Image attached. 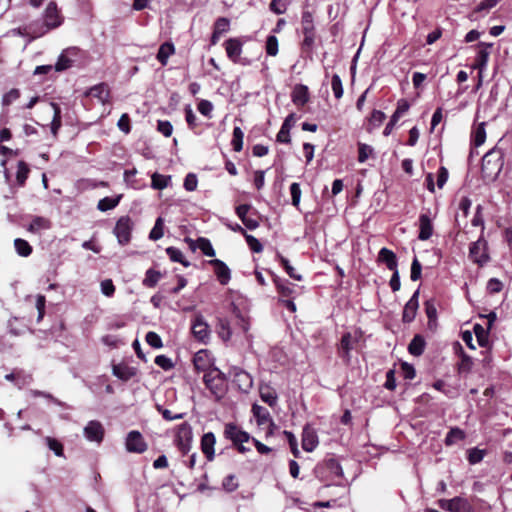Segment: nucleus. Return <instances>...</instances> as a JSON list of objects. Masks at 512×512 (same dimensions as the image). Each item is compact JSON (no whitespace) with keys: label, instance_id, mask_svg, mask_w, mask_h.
<instances>
[{"label":"nucleus","instance_id":"nucleus-8","mask_svg":"<svg viewBox=\"0 0 512 512\" xmlns=\"http://www.w3.org/2000/svg\"><path fill=\"white\" fill-rule=\"evenodd\" d=\"M440 508L449 512H473V506L470 502L462 497H454L452 499H440L438 501Z\"/></svg>","mask_w":512,"mask_h":512},{"label":"nucleus","instance_id":"nucleus-13","mask_svg":"<svg viewBox=\"0 0 512 512\" xmlns=\"http://www.w3.org/2000/svg\"><path fill=\"white\" fill-rule=\"evenodd\" d=\"M492 44L481 42L477 45L478 52L475 58V63L473 64V69H477L480 72H484L490 55V49Z\"/></svg>","mask_w":512,"mask_h":512},{"label":"nucleus","instance_id":"nucleus-40","mask_svg":"<svg viewBox=\"0 0 512 512\" xmlns=\"http://www.w3.org/2000/svg\"><path fill=\"white\" fill-rule=\"evenodd\" d=\"M151 180V186L153 189L163 190L169 185L171 181V176H165L159 173H154L151 177Z\"/></svg>","mask_w":512,"mask_h":512},{"label":"nucleus","instance_id":"nucleus-35","mask_svg":"<svg viewBox=\"0 0 512 512\" xmlns=\"http://www.w3.org/2000/svg\"><path fill=\"white\" fill-rule=\"evenodd\" d=\"M457 345L461 356V360L458 364V371L460 373H469L473 367V359L463 351V348L459 343H457Z\"/></svg>","mask_w":512,"mask_h":512},{"label":"nucleus","instance_id":"nucleus-14","mask_svg":"<svg viewBox=\"0 0 512 512\" xmlns=\"http://www.w3.org/2000/svg\"><path fill=\"white\" fill-rule=\"evenodd\" d=\"M209 264L214 267V273L221 285H227L231 279V270L225 262L219 259L209 261Z\"/></svg>","mask_w":512,"mask_h":512},{"label":"nucleus","instance_id":"nucleus-44","mask_svg":"<svg viewBox=\"0 0 512 512\" xmlns=\"http://www.w3.org/2000/svg\"><path fill=\"white\" fill-rule=\"evenodd\" d=\"M227 226L235 232H241L247 241V244L250 248V250L255 253L256 252V238L250 234H247L245 230L239 225V224H227Z\"/></svg>","mask_w":512,"mask_h":512},{"label":"nucleus","instance_id":"nucleus-56","mask_svg":"<svg viewBox=\"0 0 512 512\" xmlns=\"http://www.w3.org/2000/svg\"><path fill=\"white\" fill-rule=\"evenodd\" d=\"M198 179L196 174L194 173H188L184 179L183 186L185 190L192 192L195 191L197 188Z\"/></svg>","mask_w":512,"mask_h":512},{"label":"nucleus","instance_id":"nucleus-20","mask_svg":"<svg viewBox=\"0 0 512 512\" xmlns=\"http://www.w3.org/2000/svg\"><path fill=\"white\" fill-rule=\"evenodd\" d=\"M292 102L297 106H304L309 101L308 87L297 84L291 93Z\"/></svg>","mask_w":512,"mask_h":512},{"label":"nucleus","instance_id":"nucleus-22","mask_svg":"<svg viewBox=\"0 0 512 512\" xmlns=\"http://www.w3.org/2000/svg\"><path fill=\"white\" fill-rule=\"evenodd\" d=\"M225 49L229 59L233 62H237L241 52H242V43L239 39L230 38L225 42Z\"/></svg>","mask_w":512,"mask_h":512},{"label":"nucleus","instance_id":"nucleus-36","mask_svg":"<svg viewBox=\"0 0 512 512\" xmlns=\"http://www.w3.org/2000/svg\"><path fill=\"white\" fill-rule=\"evenodd\" d=\"M50 106L51 108L53 109V119L51 121V124H50V129H51V132L54 136L57 135L61 125H62V122H61V109L59 107V105L55 102H50Z\"/></svg>","mask_w":512,"mask_h":512},{"label":"nucleus","instance_id":"nucleus-11","mask_svg":"<svg viewBox=\"0 0 512 512\" xmlns=\"http://www.w3.org/2000/svg\"><path fill=\"white\" fill-rule=\"evenodd\" d=\"M83 434L88 441L100 444L104 439L105 430L100 421L91 420L84 427Z\"/></svg>","mask_w":512,"mask_h":512},{"label":"nucleus","instance_id":"nucleus-51","mask_svg":"<svg viewBox=\"0 0 512 512\" xmlns=\"http://www.w3.org/2000/svg\"><path fill=\"white\" fill-rule=\"evenodd\" d=\"M230 29V20L226 17H219L216 19L213 31L217 32V34L223 35L228 32Z\"/></svg>","mask_w":512,"mask_h":512},{"label":"nucleus","instance_id":"nucleus-23","mask_svg":"<svg viewBox=\"0 0 512 512\" xmlns=\"http://www.w3.org/2000/svg\"><path fill=\"white\" fill-rule=\"evenodd\" d=\"M175 53V46L172 42H164L160 45L156 59L161 63L162 66H166L168 59Z\"/></svg>","mask_w":512,"mask_h":512},{"label":"nucleus","instance_id":"nucleus-33","mask_svg":"<svg viewBox=\"0 0 512 512\" xmlns=\"http://www.w3.org/2000/svg\"><path fill=\"white\" fill-rule=\"evenodd\" d=\"M425 349V340L421 335H415L408 346V351L413 356H420Z\"/></svg>","mask_w":512,"mask_h":512},{"label":"nucleus","instance_id":"nucleus-45","mask_svg":"<svg viewBox=\"0 0 512 512\" xmlns=\"http://www.w3.org/2000/svg\"><path fill=\"white\" fill-rule=\"evenodd\" d=\"M29 167L24 161H19L17 166L16 181L19 186H23L28 178Z\"/></svg>","mask_w":512,"mask_h":512},{"label":"nucleus","instance_id":"nucleus-1","mask_svg":"<svg viewBox=\"0 0 512 512\" xmlns=\"http://www.w3.org/2000/svg\"><path fill=\"white\" fill-rule=\"evenodd\" d=\"M503 152L501 149L494 147L488 151L482 158L481 171L487 180H495L503 168Z\"/></svg>","mask_w":512,"mask_h":512},{"label":"nucleus","instance_id":"nucleus-48","mask_svg":"<svg viewBox=\"0 0 512 512\" xmlns=\"http://www.w3.org/2000/svg\"><path fill=\"white\" fill-rule=\"evenodd\" d=\"M45 442H46V445L48 446V448L51 451H53L56 456H58V457L64 456L63 445L60 441H58L55 438L47 436V437H45Z\"/></svg>","mask_w":512,"mask_h":512},{"label":"nucleus","instance_id":"nucleus-32","mask_svg":"<svg viewBox=\"0 0 512 512\" xmlns=\"http://www.w3.org/2000/svg\"><path fill=\"white\" fill-rule=\"evenodd\" d=\"M165 251L172 262L180 263L184 267H189L191 265V263L185 259L182 251L179 248L170 246L167 247Z\"/></svg>","mask_w":512,"mask_h":512},{"label":"nucleus","instance_id":"nucleus-7","mask_svg":"<svg viewBox=\"0 0 512 512\" xmlns=\"http://www.w3.org/2000/svg\"><path fill=\"white\" fill-rule=\"evenodd\" d=\"M224 435L233 442L239 452L245 453L247 451L243 444L250 438L248 433L240 430L235 424L229 423L225 426Z\"/></svg>","mask_w":512,"mask_h":512},{"label":"nucleus","instance_id":"nucleus-46","mask_svg":"<svg viewBox=\"0 0 512 512\" xmlns=\"http://www.w3.org/2000/svg\"><path fill=\"white\" fill-rule=\"evenodd\" d=\"M243 137H244V133H243L242 129L238 126L234 127L233 138L231 140V145H232L234 151L239 152L242 150Z\"/></svg>","mask_w":512,"mask_h":512},{"label":"nucleus","instance_id":"nucleus-19","mask_svg":"<svg viewBox=\"0 0 512 512\" xmlns=\"http://www.w3.org/2000/svg\"><path fill=\"white\" fill-rule=\"evenodd\" d=\"M216 443V437L213 432H207L203 434L201 438V451L205 455L208 461H212L215 457L214 446Z\"/></svg>","mask_w":512,"mask_h":512},{"label":"nucleus","instance_id":"nucleus-9","mask_svg":"<svg viewBox=\"0 0 512 512\" xmlns=\"http://www.w3.org/2000/svg\"><path fill=\"white\" fill-rule=\"evenodd\" d=\"M125 447L130 453L141 454L147 450V443L139 431L132 430L126 436Z\"/></svg>","mask_w":512,"mask_h":512},{"label":"nucleus","instance_id":"nucleus-57","mask_svg":"<svg viewBox=\"0 0 512 512\" xmlns=\"http://www.w3.org/2000/svg\"><path fill=\"white\" fill-rule=\"evenodd\" d=\"M485 455V451L478 449V448H472L469 450L468 453V461L470 464H476L483 460Z\"/></svg>","mask_w":512,"mask_h":512},{"label":"nucleus","instance_id":"nucleus-62","mask_svg":"<svg viewBox=\"0 0 512 512\" xmlns=\"http://www.w3.org/2000/svg\"><path fill=\"white\" fill-rule=\"evenodd\" d=\"M157 131L164 135L165 137L171 136L173 132L172 124L167 120H158L157 122Z\"/></svg>","mask_w":512,"mask_h":512},{"label":"nucleus","instance_id":"nucleus-2","mask_svg":"<svg viewBox=\"0 0 512 512\" xmlns=\"http://www.w3.org/2000/svg\"><path fill=\"white\" fill-rule=\"evenodd\" d=\"M316 473L323 481H335L344 477L343 469L335 458L325 459L317 466Z\"/></svg>","mask_w":512,"mask_h":512},{"label":"nucleus","instance_id":"nucleus-25","mask_svg":"<svg viewBox=\"0 0 512 512\" xmlns=\"http://www.w3.org/2000/svg\"><path fill=\"white\" fill-rule=\"evenodd\" d=\"M259 394L261 400L267 403L270 407H274L278 401V395L272 387L268 385H261L259 387Z\"/></svg>","mask_w":512,"mask_h":512},{"label":"nucleus","instance_id":"nucleus-61","mask_svg":"<svg viewBox=\"0 0 512 512\" xmlns=\"http://www.w3.org/2000/svg\"><path fill=\"white\" fill-rule=\"evenodd\" d=\"M222 487L227 492H233L238 488V483L236 481V477L232 474L226 476L223 479Z\"/></svg>","mask_w":512,"mask_h":512},{"label":"nucleus","instance_id":"nucleus-6","mask_svg":"<svg viewBox=\"0 0 512 512\" xmlns=\"http://www.w3.org/2000/svg\"><path fill=\"white\" fill-rule=\"evenodd\" d=\"M191 332L193 337L203 344H207L210 340V328L202 314L198 313L193 317Z\"/></svg>","mask_w":512,"mask_h":512},{"label":"nucleus","instance_id":"nucleus-58","mask_svg":"<svg viewBox=\"0 0 512 512\" xmlns=\"http://www.w3.org/2000/svg\"><path fill=\"white\" fill-rule=\"evenodd\" d=\"M20 97L19 89L13 88L2 97V105L9 106L12 102L16 101Z\"/></svg>","mask_w":512,"mask_h":512},{"label":"nucleus","instance_id":"nucleus-16","mask_svg":"<svg viewBox=\"0 0 512 512\" xmlns=\"http://www.w3.org/2000/svg\"><path fill=\"white\" fill-rule=\"evenodd\" d=\"M418 298H419V290H416L413 293L412 297L409 299V301L406 303V305L403 309V314H402L403 322L410 323L415 319L416 313H417V310L419 307Z\"/></svg>","mask_w":512,"mask_h":512},{"label":"nucleus","instance_id":"nucleus-17","mask_svg":"<svg viewBox=\"0 0 512 512\" xmlns=\"http://www.w3.org/2000/svg\"><path fill=\"white\" fill-rule=\"evenodd\" d=\"M319 444L316 431L309 425H306L302 432V448L306 452H312Z\"/></svg>","mask_w":512,"mask_h":512},{"label":"nucleus","instance_id":"nucleus-49","mask_svg":"<svg viewBox=\"0 0 512 512\" xmlns=\"http://www.w3.org/2000/svg\"><path fill=\"white\" fill-rule=\"evenodd\" d=\"M198 249H200L201 252L207 257L215 256V250H214L210 240L207 238H204V237L198 238Z\"/></svg>","mask_w":512,"mask_h":512},{"label":"nucleus","instance_id":"nucleus-21","mask_svg":"<svg viewBox=\"0 0 512 512\" xmlns=\"http://www.w3.org/2000/svg\"><path fill=\"white\" fill-rule=\"evenodd\" d=\"M112 373L115 377L122 381H129L136 375L137 370L136 368L130 367L128 365L117 364L113 366Z\"/></svg>","mask_w":512,"mask_h":512},{"label":"nucleus","instance_id":"nucleus-47","mask_svg":"<svg viewBox=\"0 0 512 512\" xmlns=\"http://www.w3.org/2000/svg\"><path fill=\"white\" fill-rule=\"evenodd\" d=\"M464 438H465V433L463 430H461L459 428H452L446 435L445 443H446V445H453L457 441L463 440Z\"/></svg>","mask_w":512,"mask_h":512},{"label":"nucleus","instance_id":"nucleus-10","mask_svg":"<svg viewBox=\"0 0 512 512\" xmlns=\"http://www.w3.org/2000/svg\"><path fill=\"white\" fill-rule=\"evenodd\" d=\"M469 257L473 262L479 265L487 263L489 260L487 253V242L483 239H478L477 241L473 242L469 248Z\"/></svg>","mask_w":512,"mask_h":512},{"label":"nucleus","instance_id":"nucleus-26","mask_svg":"<svg viewBox=\"0 0 512 512\" xmlns=\"http://www.w3.org/2000/svg\"><path fill=\"white\" fill-rule=\"evenodd\" d=\"M352 335L347 332L343 334L339 345V356L346 362L350 361V351L352 350Z\"/></svg>","mask_w":512,"mask_h":512},{"label":"nucleus","instance_id":"nucleus-54","mask_svg":"<svg viewBox=\"0 0 512 512\" xmlns=\"http://www.w3.org/2000/svg\"><path fill=\"white\" fill-rule=\"evenodd\" d=\"M154 362L165 371L171 370L174 367L172 359L166 355H157Z\"/></svg>","mask_w":512,"mask_h":512},{"label":"nucleus","instance_id":"nucleus-29","mask_svg":"<svg viewBox=\"0 0 512 512\" xmlns=\"http://www.w3.org/2000/svg\"><path fill=\"white\" fill-rule=\"evenodd\" d=\"M51 227V222L49 219L42 216L33 217L31 223L29 224L27 230L31 233H38L41 230H48Z\"/></svg>","mask_w":512,"mask_h":512},{"label":"nucleus","instance_id":"nucleus-34","mask_svg":"<svg viewBox=\"0 0 512 512\" xmlns=\"http://www.w3.org/2000/svg\"><path fill=\"white\" fill-rule=\"evenodd\" d=\"M161 277H162V274L160 271L155 270L153 268H149L145 272V277L142 281V284H143V286H145L147 288H153L157 285V283L159 282Z\"/></svg>","mask_w":512,"mask_h":512},{"label":"nucleus","instance_id":"nucleus-38","mask_svg":"<svg viewBox=\"0 0 512 512\" xmlns=\"http://www.w3.org/2000/svg\"><path fill=\"white\" fill-rule=\"evenodd\" d=\"M193 364L197 371H206L210 367L205 351H199L194 355Z\"/></svg>","mask_w":512,"mask_h":512},{"label":"nucleus","instance_id":"nucleus-30","mask_svg":"<svg viewBox=\"0 0 512 512\" xmlns=\"http://www.w3.org/2000/svg\"><path fill=\"white\" fill-rule=\"evenodd\" d=\"M122 199V195L119 194L115 197H104L98 201L97 209L101 212H107L117 207Z\"/></svg>","mask_w":512,"mask_h":512},{"label":"nucleus","instance_id":"nucleus-28","mask_svg":"<svg viewBox=\"0 0 512 512\" xmlns=\"http://www.w3.org/2000/svg\"><path fill=\"white\" fill-rule=\"evenodd\" d=\"M265 425L267 428L266 435L269 436L273 433V429L276 427L273 423L270 414L267 410L258 406V427Z\"/></svg>","mask_w":512,"mask_h":512},{"label":"nucleus","instance_id":"nucleus-24","mask_svg":"<svg viewBox=\"0 0 512 512\" xmlns=\"http://www.w3.org/2000/svg\"><path fill=\"white\" fill-rule=\"evenodd\" d=\"M87 94L91 97L97 98L102 103H106L110 97L109 88L105 83L92 86Z\"/></svg>","mask_w":512,"mask_h":512},{"label":"nucleus","instance_id":"nucleus-18","mask_svg":"<svg viewBox=\"0 0 512 512\" xmlns=\"http://www.w3.org/2000/svg\"><path fill=\"white\" fill-rule=\"evenodd\" d=\"M433 235L432 219L428 213H422L419 216V234L418 239L426 241Z\"/></svg>","mask_w":512,"mask_h":512},{"label":"nucleus","instance_id":"nucleus-52","mask_svg":"<svg viewBox=\"0 0 512 512\" xmlns=\"http://www.w3.org/2000/svg\"><path fill=\"white\" fill-rule=\"evenodd\" d=\"M203 381L204 383L213 382L218 378L225 377V375L216 367H209L206 371H204Z\"/></svg>","mask_w":512,"mask_h":512},{"label":"nucleus","instance_id":"nucleus-37","mask_svg":"<svg viewBox=\"0 0 512 512\" xmlns=\"http://www.w3.org/2000/svg\"><path fill=\"white\" fill-rule=\"evenodd\" d=\"M473 330H474V333H475V336L477 338V342H478L479 346L486 347L488 345V342H489V333H488V331L490 329H488V327L484 328L480 324H475Z\"/></svg>","mask_w":512,"mask_h":512},{"label":"nucleus","instance_id":"nucleus-15","mask_svg":"<svg viewBox=\"0 0 512 512\" xmlns=\"http://www.w3.org/2000/svg\"><path fill=\"white\" fill-rule=\"evenodd\" d=\"M77 55V48L71 47L68 49H65L58 57L57 62L54 65V69L58 72L65 71L72 67L74 63V59H72V56Z\"/></svg>","mask_w":512,"mask_h":512},{"label":"nucleus","instance_id":"nucleus-53","mask_svg":"<svg viewBox=\"0 0 512 512\" xmlns=\"http://www.w3.org/2000/svg\"><path fill=\"white\" fill-rule=\"evenodd\" d=\"M385 118L386 115L384 112L380 110H373L369 118V125L371 126V128H377L383 123Z\"/></svg>","mask_w":512,"mask_h":512},{"label":"nucleus","instance_id":"nucleus-59","mask_svg":"<svg viewBox=\"0 0 512 512\" xmlns=\"http://www.w3.org/2000/svg\"><path fill=\"white\" fill-rule=\"evenodd\" d=\"M373 149L367 144L360 143L358 148V161L364 163L372 154Z\"/></svg>","mask_w":512,"mask_h":512},{"label":"nucleus","instance_id":"nucleus-39","mask_svg":"<svg viewBox=\"0 0 512 512\" xmlns=\"http://www.w3.org/2000/svg\"><path fill=\"white\" fill-rule=\"evenodd\" d=\"M485 125V122L478 124L472 133V143L475 147L481 146L486 140Z\"/></svg>","mask_w":512,"mask_h":512},{"label":"nucleus","instance_id":"nucleus-42","mask_svg":"<svg viewBox=\"0 0 512 512\" xmlns=\"http://www.w3.org/2000/svg\"><path fill=\"white\" fill-rule=\"evenodd\" d=\"M164 235V220L162 217H158L155 221L153 228L149 233V239L152 241H157L161 239Z\"/></svg>","mask_w":512,"mask_h":512},{"label":"nucleus","instance_id":"nucleus-31","mask_svg":"<svg viewBox=\"0 0 512 512\" xmlns=\"http://www.w3.org/2000/svg\"><path fill=\"white\" fill-rule=\"evenodd\" d=\"M205 385L217 399H221L226 392L225 377L218 378L213 382L206 383Z\"/></svg>","mask_w":512,"mask_h":512},{"label":"nucleus","instance_id":"nucleus-27","mask_svg":"<svg viewBox=\"0 0 512 512\" xmlns=\"http://www.w3.org/2000/svg\"><path fill=\"white\" fill-rule=\"evenodd\" d=\"M378 260L386 264L389 270L397 269V258L395 253L388 248H382L378 254Z\"/></svg>","mask_w":512,"mask_h":512},{"label":"nucleus","instance_id":"nucleus-50","mask_svg":"<svg viewBox=\"0 0 512 512\" xmlns=\"http://www.w3.org/2000/svg\"><path fill=\"white\" fill-rule=\"evenodd\" d=\"M331 88L334 93L336 99H340L343 96V84L340 76L338 74H334L331 79Z\"/></svg>","mask_w":512,"mask_h":512},{"label":"nucleus","instance_id":"nucleus-55","mask_svg":"<svg viewBox=\"0 0 512 512\" xmlns=\"http://www.w3.org/2000/svg\"><path fill=\"white\" fill-rule=\"evenodd\" d=\"M145 340L152 348L159 349L163 346L162 339L156 332L149 331Z\"/></svg>","mask_w":512,"mask_h":512},{"label":"nucleus","instance_id":"nucleus-64","mask_svg":"<svg viewBox=\"0 0 512 512\" xmlns=\"http://www.w3.org/2000/svg\"><path fill=\"white\" fill-rule=\"evenodd\" d=\"M117 127L125 134H128L131 131L130 117L127 113L121 115L117 122Z\"/></svg>","mask_w":512,"mask_h":512},{"label":"nucleus","instance_id":"nucleus-3","mask_svg":"<svg viewBox=\"0 0 512 512\" xmlns=\"http://www.w3.org/2000/svg\"><path fill=\"white\" fill-rule=\"evenodd\" d=\"M43 19H44L45 29L42 30L41 32L33 35L32 38L40 37V36L44 35L45 33H47L48 31L55 29L62 24L63 19H62L61 15L59 14L56 2L51 1L48 3V5L44 11V14H43Z\"/></svg>","mask_w":512,"mask_h":512},{"label":"nucleus","instance_id":"nucleus-63","mask_svg":"<svg viewBox=\"0 0 512 512\" xmlns=\"http://www.w3.org/2000/svg\"><path fill=\"white\" fill-rule=\"evenodd\" d=\"M302 27L304 32H314L313 18L310 12L306 11L302 14Z\"/></svg>","mask_w":512,"mask_h":512},{"label":"nucleus","instance_id":"nucleus-41","mask_svg":"<svg viewBox=\"0 0 512 512\" xmlns=\"http://www.w3.org/2000/svg\"><path fill=\"white\" fill-rule=\"evenodd\" d=\"M14 247L17 254L21 257H28L32 253L31 245L24 239L17 238L14 240Z\"/></svg>","mask_w":512,"mask_h":512},{"label":"nucleus","instance_id":"nucleus-5","mask_svg":"<svg viewBox=\"0 0 512 512\" xmlns=\"http://www.w3.org/2000/svg\"><path fill=\"white\" fill-rule=\"evenodd\" d=\"M134 223L129 216H121L114 227L113 233L118 243L122 246L127 245L131 240V233Z\"/></svg>","mask_w":512,"mask_h":512},{"label":"nucleus","instance_id":"nucleus-12","mask_svg":"<svg viewBox=\"0 0 512 512\" xmlns=\"http://www.w3.org/2000/svg\"><path fill=\"white\" fill-rule=\"evenodd\" d=\"M233 383L237 386L239 391L248 393L253 386V378L248 372L235 368Z\"/></svg>","mask_w":512,"mask_h":512},{"label":"nucleus","instance_id":"nucleus-4","mask_svg":"<svg viewBox=\"0 0 512 512\" xmlns=\"http://www.w3.org/2000/svg\"><path fill=\"white\" fill-rule=\"evenodd\" d=\"M193 440V432L192 427L187 422L181 423L177 427V431L175 434V445L182 453V455H187L192 447Z\"/></svg>","mask_w":512,"mask_h":512},{"label":"nucleus","instance_id":"nucleus-43","mask_svg":"<svg viewBox=\"0 0 512 512\" xmlns=\"http://www.w3.org/2000/svg\"><path fill=\"white\" fill-rule=\"evenodd\" d=\"M279 51V42L275 35H269L265 42V52L268 56L275 57Z\"/></svg>","mask_w":512,"mask_h":512},{"label":"nucleus","instance_id":"nucleus-60","mask_svg":"<svg viewBox=\"0 0 512 512\" xmlns=\"http://www.w3.org/2000/svg\"><path fill=\"white\" fill-rule=\"evenodd\" d=\"M425 312L429 320V324L435 322L437 319V309L433 300H427L425 302Z\"/></svg>","mask_w":512,"mask_h":512}]
</instances>
